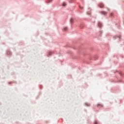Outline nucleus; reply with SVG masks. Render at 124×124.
I'll return each mask as SVG.
<instances>
[{"label":"nucleus","instance_id":"nucleus-7","mask_svg":"<svg viewBox=\"0 0 124 124\" xmlns=\"http://www.w3.org/2000/svg\"><path fill=\"white\" fill-rule=\"evenodd\" d=\"M94 124H97V121H95L94 123Z\"/></svg>","mask_w":124,"mask_h":124},{"label":"nucleus","instance_id":"nucleus-8","mask_svg":"<svg viewBox=\"0 0 124 124\" xmlns=\"http://www.w3.org/2000/svg\"><path fill=\"white\" fill-rule=\"evenodd\" d=\"M49 55H52V52H49Z\"/></svg>","mask_w":124,"mask_h":124},{"label":"nucleus","instance_id":"nucleus-3","mask_svg":"<svg viewBox=\"0 0 124 124\" xmlns=\"http://www.w3.org/2000/svg\"><path fill=\"white\" fill-rule=\"evenodd\" d=\"M101 14H103V15H106V14H107V12L105 11H102L101 12Z\"/></svg>","mask_w":124,"mask_h":124},{"label":"nucleus","instance_id":"nucleus-4","mask_svg":"<svg viewBox=\"0 0 124 124\" xmlns=\"http://www.w3.org/2000/svg\"><path fill=\"white\" fill-rule=\"evenodd\" d=\"M62 5V6H65V5H66V3L65 2H63Z\"/></svg>","mask_w":124,"mask_h":124},{"label":"nucleus","instance_id":"nucleus-9","mask_svg":"<svg viewBox=\"0 0 124 124\" xmlns=\"http://www.w3.org/2000/svg\"><path fill=\"white\" fill-rule=\"evenodd\" d=\"M73 21V19H71V23H72V21Z\"/></svg>","mask_w":124,"mask_h":124},{"label":"nucleus","instance_id":"nucleus-2","mask_svg":"<svg viewBox=\"0 0 124 124\" xmlns=\"http://www.w3.org/2000/svg\"><path fill=\"white\" fill-rule=\"evenodd\" d=\"M97 106L98 107H100V108L103 107V105L102 104H98L97 105Z\"/></svg>","mask_w":124,"mask_h":124},{"label":"nucleus","instance_id":"nucleus-10","mask_svg":"<svg viewBox=\"0 0 124 124\" xmlns=\"http://www.w3.org/2000/svg\"><path fill=\"white\" fill-rule=\"evenodd\" d=\"M112 15H113V14L111 13L110 14V16H112Z\"/></svg>","mask_w":124,"mask_h":124},{"label":"nucleus","instance_id":"nucleus-1","mask_svg":"<svg viewBox=\"0 0 124 124\" xmlns=\"http://www.w3.org/2000/svg\"><path fill=\"white\" fill-rule=\"evenodd\" d=\"M99 7H100V8H103V7H104V4H103V3H100L99 4Z\"/></svg>","mask_w":124,"mask_h":124},{"label":"nucleus","instance_id":"nucleus-11","mask_svg":"<svg viewBox=\"0 0 124 124\" xmlns=\"http://www.w3.org/2000/svg\"><path fill=\"white\" fill-rule=\"evenodd\" d=\"M83 8H83V7H81V9H83Z\"/></svg>","mask_w":124,"mask_h":124},{"label":"nucleus","instance_id":"nucleus-12","mask_svg":"<svg viewBox=\"0 0 124 124\" xmlns=\"http://www.w3.org/2000/svg\"><path fill=\"white\" fill-rule=\"evenodd\" d=\"M108 10L109 11V9H108Z\"/></svg>","mask_w":124,"mask_h":124},{"label":"nucleus","instance_id":"nucleus-6","mask_svg":"<svg viewBox=\"0 0 124 124\" xmlns=\"http://www.w3.org/2000/svg\"><path fill=\"white\" fill-rule=\"evenodd\" d=\"M63 30L64 31H66V30H67V27H64Z\"/></svg>","mask_w":124,"mask_h":124},{"label":"nucleus","instance_id":"nucleus-5","mask_svg":"<svg viewBox=\"0 0 124 124\" xmlns=\"http://www.w3.org/2000/svg\"><path fill=\"white\" fill-rule=\"evenodd\" d=\"M85 105H86V106H91V104L89 103H85Z\"/></svg>","mask_w":124,"mask_h":124}]
</instances>
